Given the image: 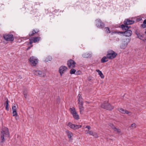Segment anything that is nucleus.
Masks as SVG:
<instances>
[{"mask_svg": "<svg viewBox=\"0 0 146 146\" xmlns=\"http://www.w3.org/2000/svg\"><path fill=\"white\" fill-rule=\"evenodd\" d=\"M76 72V70L75 69L72 68L71 69L70 72V73L71 74H75Z\"/></svg>", "mask_w": 146, "mask_h": 146, "instance_id": "nucleus-24", "label": "nucleus"}, {"mask_svg": "<svg viewBox=\"0 0 146 146\" xmlns=\"http://www.w3.org/2000/svg\"><path fill=\"white\" fill-rule=\"evenodd\" d=\"M78 104L79 105V106H83V102L82 100V102L80 101V100L78 101Z\"/></svg>", "mask_w": 146, "mask_h": 146, "instance_id": "nucleus-30", "label": "nucleus"}, {"mask_svg": "<svg viewBox=\"0 0 146 146\" xmlns=\"http://www.w3.org/2000/svg\"><path fill=\"white\" fill-rule=\"evenodd\" d=\"M141 27L143 28H145L146 27V24H144V23H143V24H142L141 25Z\"/></svg>", "mask_w": 146, "mask_h": 146, "instance_id": "nucleus-37", "label": "nucleus"}, {"mask_svg": "<svg viewBox=\"0 0 146 146\" xmlns=\"http://www.w3.org/2000/svg\"><path fill=\"white\" fill-rule=\"evenodd\" d=\"M33 72L35 75L40 77H44L46 75L44 72L39 70H33Z\"/></svg>", "mask_w": 146, "mask_h": 146, "instance_id": "nucleus-8", "label": "nucleus"}, {"mask_svg": "<svg viewBox=\"0 0 146 146\" xmlns=\"http://www.w3.org/2000/svg\"><path fill=\"white\" fill-rule=\"evenodd\" d=\"M74 124H72V123L69 122L68 124V126H69L71 128L73 129Z\"/></svg>", "mask_w": 146, "mask_h": 146, "instance_id": "nucleus-29", "label": "nucleus"}, {"mask_svg": "<svg viewBox=\"0 0 146 146\" xmlns=\"http://www.w3.org/2000/svg\"><path fill=\"white\" fill-rule=\"evenodd\" d=\"M127 45V44H122L121 46L120 47L121 48L124 49L126 47Z\"/></svg>", "mask_w": 146, "mask_h": 146, "instance_id": "nucleus-32", "label": "nucleus"}, {"mask_svg": "<svg viewBox=\"0 0 146 146\" xmlns=\"http://www.w3.org/2000/svg\"><path fill=\"white\" fill-rule=\"evenodd\" d=\"M23 94L25 97L26 98L27 97V90L26 89L24 90L23 91Z\"/></svg>", "mask_w": 146, "mask_h": 146, "instance_id": "nucleus-21", "label": "nucleus"}, {"mask_svg": "<svg viewBox=\"0 0 146 146\" xmlns=\"http://www.w3.org/2000/svg\"><path fill=\"white\" fill-rule=\"evenodd\" d=\"M128 39L129 40V42L130 40V39Z\"/></svg>", "mask_w": 146, "mask_h": 146, "instance_id": "nucleus-53", "label": "nucleus"}, {"mask_svg": "<svg viewBox=\"0 0 146 146\" xmlns=\"http://www.w3.org/2000/svg\"><path fill=\"white\" fill-rule=\"evenodd\" d=\"M4 39L6 41H13L14 40V37L13 34L10 33L3 35Z\"/></svg>", "mask_w": 146, "mask_h": 146, "instance_id": "nucleus-4", "label": "nucleus"}, {"mask_svg": "<svg viewBox=\"0 0 146 146\" xmlns=\"http://www.w3.org/2000/svg\"><path fill=\"white\" fill-rule=\"evenodd\" d=\"M96 71L98 73V74L102 78H104V74L100 70L97 69L96 70Z\"/></svg>", "mask_w": 146, "mask_h": 146, "instance_id": "nucleus-19", "label": "nucleus"}, {"mask_svg": "<svg viewBox=\"0 0 146 146\" xmlns=\"http://www.w3.org/2000/svg\"><path fill=\"white\" fill-rule=\"evenodd\" d=\"M29 40V44H31L33 42V41H32V38H31V39H30Z\"/></svg>", "mask_w": 146, "mask_h": 146, "instance_id": "nucleus-42", "label": "nucleus"}, {"mask_svg": "<svg viewBox=\"0 0 146 146\" xmlns=\"http://www.w3.org/2000/svg\"><path fill=\"white\" fill-rule=\"evenodd\" d=\"M76 127H77V129L81 127L82 126V125H76Z\"/></svg>", "mask_w": 146, "mask_h": 146, "instance_id": "nucleus-40", "label": "nucleus"}, {"mask_svg": "<svg viewBox=\"0 0 146 146\" xmlns=\"http://www.w3.org/2000/svg\"><path fill=\"white\" fill-rule=\"evenodd\" d=\"M30 14H32V12H31V13H30Z\"/></svg>", "mask_w": 146, "mask_h": 146, "instance_id": "nucleus-55", "label": "nucleus"}, {"mask_svg": "<svg viewBox=\"0 0 146 146\" xmlns=\"http://www.w3.org/2000/svg\"><path fill=\"white\" fill-rule=\"evenodd\" d=\"M127 25H125V28H124V30H128V26Z\"/></svg>", "mask_w": 146, "mask_h": 146, "instance_id": "nucleus-39", "label": "nucleus"}, {"mask_svg": "<svg viewBox=\"0 0 146 146\" xmlns=\"http://www.w3.org/2000/svg\"><path fill=\"white\" fill-rule=\"evenodd\" d=\"M105 31L107 33H110L111 32L110 28L108 27H106L104 28Z\"/></svg>", "mask_w": 146, "mask_h": 146, "instance_id": "nucleus-22", "label": "nucleus"}, {"mask_svg": "<svg viewBox=\"0 0 146 146\" xmlns=\"http://www.w3.org/2000/svg\"><path fill=\"white\" fill-rule=\"evenodd\" d=\"M66 132L67 135L69 139V141L71 142L72 140V133L71 132L69 131L68 130H66Z\"/></svg>", "mask_w": 146, "mask_h": 146, "instance_id": "nucleus-12", "label": "nucleus"}, {"mask_svg": "<svg viewBox=\"0 0 146 146\" xmlns=\"http://www.w3.org/2000/svg\"><path fill=\"white\" fill-rule=\"evenodd\" d=\"M107 55H117V54L111 50H109Z\"/></svg>", "mask_w": 146, "mask_h": 146, "instance_id": "nucleus-17", "label": "nucleus"}, {"mask_svg": "<svg viewBox=\"0 0 146 146\" xmlns=\"http://www.w3.org/2000/svg\"><path fill=\"white\" fill-rule=\"evenodd\" d=\"M131 27L130 26H128V29L130 28Z\"/></svg>", "mask_w": 146, "mask_h": 146, "instance_id": "nucleus-50", "label": "nucleus"}, {"mask_svg": "<svg viewBox=\"0 0 146 146\" xmlns=\"http://www.w3.org/2000/svg\"><path fill=\"white\" fill-rule=\"evenodd\" d=\"M18 115H17V116H16V117H15V118H16V119H17L18 118V117L17 118V116Z\"/></svg>", "mask_w": 146, "mask_h": 146, "instance_id": "nucleus-49", "label": "nucleus"}, {"mask_svg": "<svg viewBox=\"0 0 146 146\" xmlns=\"http://www.w3.org/2000/svg\"><path fill=\"white\" fill-rule=\"evenodd\" d=\"M9 106H6L5 107V109L7 111L9 110Z\"/></svg>", "mask_w": 146, "mask_h": 146, "instance_id": "nucleus-46", "label": "nucleus"}, {"mask_svg": "<svg viewBox=\"0 0 146 146\" xmlns=\"http://www.w3.org/2000/svg\"><path fill=\"white\" fill-rule=\"evenodd\" d=\"M108 56H104L101 59V63H104L108 61Z\"/></svg>", "mask_w": 146, "mask_h": 146, "instance_id": "nucleus-16", "label": "nucleus"}, {"mask_svg": "<svg viewBox=\"0 0 146 146\" xmlns=\"http://www.w3.org/2000/svg\"><path fill=\"white\" fill-rule=\"evenodd\" d=\"M5 136L8 137H9V133L8 129L7 128L5 130H2L1 132V141L0 142L1 143L5 141L4 138Z\"/></svg>", "mask_w": 146, "mask_h": 146, "instance_id": "nucleus-1", "label": "nucleus"}, {"mask_svg": "<svg viewBox=\"0 0 146 146\" xmlns=\"http://www.w3.org/2000/svg\"><path fill=\"white\" fill-rule=\"evenodd\" d=\"M32 41L33 42L36 43L40 40L41 38L40 37H34L32 38Z\"/></svg>", "mask_w": 146, "mask_h": 146, "instance_id": "nucleus-15", "label": "nucleus"}, {"mask_svg": "<svg viewBox=\"0 0 146 146\" xmlns=\"http://www.w3.org/2000/svg\"><path fill=\"white\" fill-rule=\"evenodd\" d=\"M135 33L137 35V38L140 40L144 41L146 40V39L144 38L143 35L140 34V31L138 29H137L135 30Z\"/></svg>", "mask_w": 146, "mask_h": 146, "instance_id": "nucleus-10", "label": "nucleus"}, {"mask_svg": "<svg viewBox=\"0 0 146 146\" xmlns=\"http://www.w3.org/2000/svg\"><path fill=\"white\" fill-rule=\"evenodd\" d=\"M77 127H76V125L74 124V126L73 127V129L74 130H76L77 129Z\"/></svg>", "mask_w": 146, "mask_h": 146, "instance_id": "nucleus-44", "label": "nucleus"}, {"mask_svg": "<svg viewBox=\"0 0 146 146\" xmlns=\"http://www.w3.org/2000/svg\"><path fill=\"white\" fill-rule=\"evenodd\" d=\"M83 57L85 58H90L91 57V55H83Z\"/></svg>", "mask_w": 146, "mask_h": 146, "instance_id": "nucleus-34", "label": "nucleus"}, {"mask_svg": "<svg viewBox=\"0 0 146 146\" xmlns=\"http://www.w3.org/2000/svg\"><path fill=\"white\" fill-rule=\"evenodd\" d=\"M39 31H35V30H33L32 32L30 33L29 34V36H33L34 34L36 33H37Z\"/></svg>", "mask_w": 146, "mask_h": 146, "instance_id": "nucleus-18", "label": "nucleus"}, {"mask_svg": "<svg viewBox=\"0 0 146 146\" xmlns=\"http://www.w3.org/2000/svg\"><path fill=\"white\" fill-rule=\"evenodd\" d=\"M92 54V53H91V54ZM91 53H88V54H87V55H91Z\"/></svg>", "mask_w": 146, "mask_h": 146, "instance_id": "nucleus-51", "label": "nucleus"}, {"mask_svg": "<svg viewBox=\"0 0 146 146\" xmlns=\"http://www.w3.org/2000/svg\"><path fill=\"white\" fill-rule=\"evenodd\" d=\"M101 107L103 109H106L110 111H111L114 108V107L108 103V101H105L101 104Z\"/></svg>", "mask_w": 146, "mask_h": 146, "instance_id": "nucleus-2", "label": "nucleus"}, {"mask_svg": "<svg viewBox=\"0 0 146 146\" xmlns=\"http://www.w3.org/2000/svg\"><path fill=\"white\" fill-rule=\"evenodd\" d=\"M78 101H80L82 102V100H83V99L82 98L81 95L80 94H78Z\"/></svg>", "mask_w": 146, "mask_h": 146, "instance_id": "nucleus-26", "label": "nucleus"}, {"mask_svg": "<svg viewBox=\"0 0 146 146\" xmlns=\"http://www.w3.org/2000/svg\"><path fill=\"white\" fill-rule=\"evenodd\" d=\"M131 127L132 128H135L136 127L135 124L134 123L132 124L131 125Z\"/></svg>", "mask_w": 146, "mask_h": 146, "instance_id": "nucleus-36", "label": "nucleus"}, {"mask_svg": "<svg viewBox=\"0 0 146 146\" xmlns=\"http://www.w3.org/2000/svg\"><path fill=\"white\" fill-rule=\"evenodd\" d=\"M124 114H127L129 115H131L132 114V113L131 112L127 110H125Z\"/></svg>", "mask_w": 146, "mask_h": 146, "instance_id": "nucleus-28", "label": "nucleus"}, {"mask_svg": "<svg viewBox=\"0 0 146 146\" xmlns=\"http://www.w3.org/2000/svg\"><path fill=\"white\" fill-rule=\"evenodd\" d=\"M76 63L75 61L71 59L68 60L67 63V65L70 68H74L75 67Z\"/></svg>", "mask_w": 146, "mask_h": 146, "instance_id": "nucleus-11", "label": "nucleus"}, {"mask_svg": "<svg viewBox=\"0 0 146 146\" xmlns=\"http://www.w3.org/2000/svg\"><path fill=\"white\" fill-rule=\"evenodd\" d=\"M108 56V59H112L115 58L117 55H107Z\"/></svg>", "mask_w": 146, "mask_h": 146, "instance_id": "nucleus-23", "label": "nucleus"}, {"mask_svg": "<svg viewBox=\"0 0 146 146\" xmlns=\"http://www.w3.org/2000/svg\"><path fill=\"white\" fill-rule=\"evenodd\" d=\"M52 59L51 56L50 55H48L47 57L46 58V59L44 60L45 62H47L48 61L51 60Z\"/></svg>", "mask_w": 146, "mask_h": 146, "instance_id": "nucleus-20", "label": "nucleus"}, {"mask_svg": "<svg viewBox=\"0 0 146 146\" xmlns=\"http://www.w3.org/2000/svg\"><path fill=\"white\" fill-rule=\"evenodd\" d=\"M3 5V4H0V5Z\"/></svg>", "mask_w": 146, "mask_h": 146, "instance_id": "nucleus-52", "label": "nucleus"}, {"mask_svg": "<svg viewBox=\"0 0 146 146\" xmlns=\"http://www.w3.org/2000/svg\"><path fill=\"white\" fill-rule=\"evenodd\" d=\"M119 111L122 113H124L125 111L123 108H120L118 109Z\"/></svg>", "mask_w": 146, "mask_h": 146, "instance_id": "nucleus-31", "label": "nucleus"}, {"mask_svg": "<svg viewBox=\"0 0 146 146\" xmlns=\"http://www.w3.org/2000/svg\"><path fill=\"white\" fill-rule=\"evenodd\" d=\"M30 48V47H28V48L27 49V50L28 49H29V48Z\"/></svg>", "mask_w": 146, "mask_h": 146, "instance_id": "nucleus-54", "label": "nucleus"}, {"mask_svg": "<svg viewBox=\"0 0 146 146\" xmlns=\"http://www.w3.org/2000/svg\"><path fill=\"white\" fill-rule=\"evenodd\" d=\"M70 111L71 113L72 114L73 117L75 119L78 120L79 119V116L78 114H77L75 109L74 107L72 108H70Z\"/></svg>", "mask_w": 146, "mask_h": 146, "instance_id": "nucleus-6", "label": "nucleus"}, {"mask_svg": "<svg viewBox=\"0 0 146 146\" xmlns=\"http://www.w3.org/2000/svg\"><path fill=\"white\" fill-rule=\"evenodd\" d=\"M86 132L87 133H89L90 134V135H93V134L94 133V132H93L92 131H89V130H86Z\"/></svg>", "mask_w": 146, "mask_h": 146, "instance_id": "nucleus-27", "label": "nucleus"}, {"mask_svg": "<svg viewBox=\"0 0 146 146\" xmlns=\"http://www.w3.org/2000/svg\"><path fill=\"white\" fill-rule=\"evenodd\" d=\"M93 135L96 138H97L98 137V136L97 134L95 132H94V133Z\"/></svg>", "mask_w": 146, "mask_h": 146, "instance_id": "nucleus-38", "label": "nucleus"}, {"mask_svg": "<svg viewBox=\"0 0 146 146\" xmlns=\"http://www.w3.org/2000/svg\"><path fill=\"white\" fill-rule=\"evenodd\" d=\"M68 69L67 67L64 66H62L60 67L59 72L61 76H62V74L65 72L66 70Z\"/></svg>", "mask_w": 146, "mask_h": 146, "instance_id": "nucleus-9", "label": "nucleus"}, {"mask_svg": "<svg viewBox=\"0 0 146 146\" xmlns=\"http://www.w3.org/2000/svg\"><path fill=\"white\" fill-rule=\"evenodd\" d=\"M115 32L126 36H130L132 34V31L130 30H127L125 32L116 31Z\"/></svg>", "mask_w": 146, "mask_h": 146, "instance_id": "nucleus-5", "label": "nucleus"}, {"mask_svg": "<svg viewBox=\"0 0 146 146\" xmlns=\"http://www.w3.org/2000/svg\"><path fill=\"white\" fill-rule=\"evenodd\" d=\"M96 26L100 29L103 28L105 26V24L100 19H97L96 20Z\"/></svg>", "mask_w": 146, "mask_h": 146, "instance_id": "nucleus-7", "label": "nucleus"}, {"mask_svg": "<svg viewBox=\"0 0 146 146\" xmlns=\"http://www.w3.org/2000/svg\"><path fill=\"white\" fill-rule=\"evenodd\" d=\"M134 23V21L130 20L127 19V21H124V23L125 25H130L133 24Z\"/></svg>", "mask_w": 146, "mask_h": 146, "instance_id": "nucleus-14", "label": "nucleus"}, {"mask_svg": "<svg viewBox=\"0 0 146 146\" xmlns=\"http://www.w3.org/2000/svg\"><path fill=\"white\" fill-rule=\"evenodd\" d=\"M87 102V103H88V104L89 103L88 102Z\"/></svg>", "mask_w": 146, "mask_h": 146, "instance_id": "nucleus-56", "label": "nucleus"}, {"mask_svg": "<svg viewBox=\"0 0 146 146\" xmlns=\"http://www.w3.org/2000/svg\"><path fill=\"white\" fill-rule=\"evenodd\" d=\"M17 109L15 104H14L12 106V109L13 110V116H17V113L16 112V109Z\"/></svg>", "mask_w": 146, "mask_h": 146, "instance_id": "nucleus-13", "label": "nucleus"}, {"mask_svg": "<svg viewBox=\"0 0 146 146\" xmlns=\"http://www.w3.org/2000/svg\"><path fill=\"white\" fill-rule=\"evenodd\" d=\"M116 131H117V132L118 133H120L121 132V131L120 130V129H117V130H116Z\"/></svg>", "mask_w": 146, "mask_h": 146, "instance_id": "nucleus-47", "label": "nucleus"}, {"mask_svg": "<svg viewBox=\"0 0 146 146\" xmlns=\"http://www.w3.org/2000/svg\"><path fill=\"white\" fill-rule=\"evenodd\" d=\"M86 128H87L88 129V130H89L91 128V127H90L89 126V125H87L86 126Z\"/></svg>", "mask_w": 146, "mask_h": 146, "instance_id": "nucleus-45", "label": "nucleus"}, {"mask_svg": "<svg viewBox=\"0 0 146 146\" xmlns=\"http://www.w3.org/2000/svg\"><path fill=\"white\" fill-rule=\"evenodd\" d=\"M79 107L80 109V113L81 114L82 113V112L84 110V108L83 106H80Z\"/></svg>", "mask_w": 146, "mask_h": 146, "instance_id": "nucleus-25", "label": "nucleus"}, {"mask_svg": "<svg viewBox=\"0 0 146 146\" xmlns=\"http://www.w3.org/2000/svg\"><path fill=\"white\" fill-rule=\"evenodd\" d=\"M6 102H5V104L6 105V106H9V100H8V99L7 98H6Z\"/></svg>", "mask_w": 146, "mask_h": 146, "instance_id": "nucleus-33", "label": "nucleus"}, {"mask_svg": "<svg viewBox=\"0 0 146 146\" xmlns=\"http://www.w3.org/2000/svg\"><path fill=\"white\" fill-rule=\"evenodd\" d=\"M57 103H58V101H57Z\"/></svg>", "mask_w": 146, "mask_h": 146, "instance_id": "nucleus-57", "label": "nucleus"}, {"mask_svg": "<svg viewBox=\"0 0 146 146\" xmlns=\"http://www.w3.org/2000/svg\"><path fill=\"white\" fill-rule=\"evenodd\" d=\"M82 72L80 70L77 71L76 72H75V74L77 75H79L81 74Z\"/></svg>", "mask_w": 146, "mask_h": 146, "instance_id": "nucleus-35", "label": "nucleus"}, {"mask_svg": "<svg viewBox=\"0 0 146 146\" xmlns=\"http://www.w3.org/2000/svg\"><path fill=\"white\" fill-rule=\"evenodd\" d=\"M29 61L30 64L32 66H35L38 62V59L35 58L34 56H32L29 58Z\"/></svg>", "mask_w": 146, "mask_h": 146, "instance_id": "nucleus-3", "label": "nucleus"}, {"mask_svg": "<svg viewBox=\"0 0 146 146\" xmlns=\"http://www.w3.org/2000/svg\"><path fill=\"white\" fill-rule=\"evenodd\" d=\"M112 125L113 126V127H112L113 128V129L114 131H116L117 130V129L118 128H116L115 127H114V126L112 124Z\"/></svg>", "mask_w": 146, "mask_h": 146, "instance_id": "nucleus-41", "label": "nucleus"}, {"mask_svg": "<svg viewBox=\"0 0 146 146\" xmlns=\"http://www.w3.org/2000/svg\"><path fill=\"white\" fill-rule=\"evenodd\" d=\"M143 23L145 24H146V19H145L143 22Z\"/></svg>", "mask_w": 146, "mask_h": 146, "instance_id": "nucleus-48", "label": "nucleus"}, {"mask_svg": "<svg viewBox=\"0 0 146 146\" xmlns=\"http://www.w3.org/2000/svg\"><path fill=\"white\" fill-rule=\"evenodd\" d=\"M125 25H123V24H122L121 25V27L123 30H124V28H125Z\"/></svg>", "mask_w": 146, "mask_h": 146, "instance_id": "nucleus-43", "label": "nucleus"}]
</instances>
